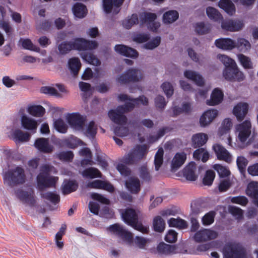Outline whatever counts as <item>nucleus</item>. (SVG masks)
Returning <instances> with one entry per match:
<instances>
[{
    "instance_id": "nucleus-1",
    "label": "nucleus",
    "mask_w": 258,
    "mask_h": 258,
    "mask_svg": "<svg viewBox=\"0 0 258 258\" xmlns=\"http://www.w3.org/2000/svg\"><path fill=\"white\" fill-rule=\"evenodd\" d=\"M118 98L120 101L129 102L124 105L118 106L115 110H110L108 116L114 123L119 125L125 124L127 122V118L123 114L124 113L133 109L135 105L139 104L140 102L144 105H147L148 103V99L144 96L132 99L126 94H120L118 96Z\"/></svg>"
},
{
    "instance_id": "nucleus-2",
    "label": "nucleus",
    "mask_w": 258,
    "mask_h": 258,
    "mask_svg": "<svg viewBox=\"0 0 258 258\" xmlns=\"http://www.w3.org/2000/svg\"><path fill=\"white\" fill-rule=\"evenodd\" d=\"M97 46L98 43L96 41H89L84 38H78L69 42H62L58 45V49L60 54H65L72 49L92 50L96 48Z\"/></svg>"
},
{
    "instance_id": "nucleus-3",
    "label": "nucleus",
    "mask_w": 258,
    "mask_h": 258,
    "mask_svg": "<svg viewBox=\"0 0 258 258\" xmlns=\"http://www.w3.org/2000/svg\"><path fill=\"white\" fill-rule=\"evenodd\" d=\"M110 231L113 232L121 238L127 244L131 245L132 244L140 249L145 248L148 240L143 237L136 236L133 239L132 233L124 229L122 226L119 224H115L109 227Z\"/></svg>"
},
{
    "instance_id": "nucleus-4",
    "label": "nucleus",
    "mask_w": 258,
    "mask_h": 258,
    "mask_svg": "<svg viewBox=\"0 0 258 258\" xmlns=\"http://www.w3.org/2000/svg\"><path fill=\"white\" fill-rule=\"evenodd\" d=\"M67 121L73 129L83 131L84 134L89 138H93L97 131V127L93 121H91L88 125L84 128L85 118L79 114L73 113L67 117Z\"/></svg>"
},
{
    "instance_id": "nucleus-5",
    "label": "nucleus",
    "mask_w": 258,
    "mask_h": 258,
    "mask_svg": "<svg viewBox=\"0 0 258 258\" xmlns=\"http://www.w3.org/2000/svg\"><path fill=\"white\" fill-rule=\"evenodd\" d=\"M53 169V166L47 164L41 166L40 172L37 176V186L39 190L42 191L46 188L55 187L58 178L49 174Z\"/></svg>"
},
{
    "instance_id": "nucleus-6",
    "label": "nucleus",
    "mask_w": 258,
    "mask_h": 258,
    "mask_svg": "<svg viewBox=\"0 0 258 258\" xmlns=\"http://www.w3.org/2000/svg\"><path fill=\"white\" fill-rule=\"evenodd\" d=\"M26 179L25 170L20 166L10 169L4 174V183L11 187L24 183Z\"/></svg>"
},
{
    "instance_id": "nucleus-7",
    "label": "nucleus",
    "mask_w": 258,
    "mask_h": 258,
    "mask_svg": "<svg viewBox=\"0 0 258 258\" xmlns=\"http://www.w3.org/2000/svg\"><path fill=\"white\" fill-rule=\"evenodd\" d=\"M122 217L126 223L134 229L144 233L148 232V228L138 222V215L134 210L126 209L124 213H122Z\"/></svg>"
},
{
    "instance_id": "nucleus-8",
    "label": "nucleus",
    "mask_w": 258,
    "mask_h": 258,
    "mask_svg": "<svg viewBox=\"0 0 258 258\" xmlns=\"http://www.w3.org/2000/svg\"><path fill=\"white\" fill-rule=\"evenodd\" d=\"M147 146L146 145H138L126 156L122 160L126 164H133L145 157L147 153Z\"/></svg>"
},
{
    "instance_id": "nucleus-9",
    "label": "nucleus",
    "mask_w": 258,
    "mask_h": 258,
    "mask_svg": "<svg viewBox=\"0 0 258 258\" xmlns=\"http://www.w3.org/2000/svg\"><path fill=\"white\" fill-rule=\"evenodd\" d=\"M224 258H246L244 248L239 243H231L225 246L223 249Z\"/></svg>"
},
{
    "instance_id": "nucleus-10",
    "label": "nucleus",
    "mask_w": 258,
    "mask_h": 258,
    "mask_svg": "<svg viewBox=\"0 0 258 258\" xmlns=\"http://www.w3.org/2000/svg\"><path fill=\"white\" fill-rule=\"evenodd\" d=\"M143 78V75L140 70L130 69L118 76L116 80L121 84H125L132 82H139Z\"/></svg>"
},
{
    "instance_id": "nucleus-11",
    "label": "nucleus",
    "mask_w": 258,
    "mask_h": 258,
    "mask_svg": "<svg viewBox=\"0 0 258 258\" xmlns=\"http://www.w3.org/2000/svg\"><path fill=\"white\" fill-rule=\"evenodd\" d=\"M251 124L249 120H246L236 126L237 141L244 144L251 134Z\"/></svg>"
},
{
    "instance_id": "nucleus-12",
    "label": "nucleus",
    "mask_w": 258,
    "mask_h": 258,
    "mask_svg": "<svg viewBox=\"0 0 258 258\" xmlns=\"http://www.w3.org/2000/svg\"><path fill=\"white\" fill-rule=\"evenodd\" d=\"M18 198L24 204L33 206L36 203L34 189L28 187L26 189H18L16 192Z\"/></svg>"
},
{
    "instance_id": "nucleus-13",
    "label": "nucleus",
    "mask_w": 258,
    "mask_h": 258,
    "mask_svg": "<svg viewBox=\"0 0 258 258\" xmlns=\"http://www.w3.org/2000/svg\"><path fill=\"white\" fill-rule=\"evenodd\" d=\"M223 77L228 81H242L244 80L243 74L239 70L237 66L225 68L223 73Z\"/></svg>"
},
{
    "instance_id": "nucleus-14",
    "label": "nucleus",
    "mask_w": 258,
    "mask_h": 258,
    "mask_svg": "<svg viewBox=\"0 0 258 258\" xmlns=\"http://www.w3.org/2000/svg\"><path fill=\"white\" fill-rule=\"evenodd\" d=\"M218 236V233L212 229H203L197 231L194 236L196 242H204L216 238Z\"/></svg>"
},
{
    "instance_id": "nucleus-15",
    "label": "nucleus",
    "mask_w": 258,
    "mask_h": 258,
    "mask_svg": "<svg viewBox=\"0 0 258 258\" xmlns=\"http://www.w3.org/2000/svg\"><path fill=\"white\" fill-rule=\"evenodd\" d=\"M156 18V15L152 13H144L140 16L142 23L147 24L148 29L154 32L160 27V23L155 21Z\"/></svg>"
},
{
    "instance_id": "nucleus-16",
    "label": "nucleus",
    "mask_w": 258,
    "mask_h": 258,
    "mask_svg": "<svg viewBox=\"0 0 258 258\" xmlns=\"http://www.w3.org/2000/svg\"><path fill=\"white\" fill-rule=\"evenodd\" d=\"M213 149L218 160L227 163L231 162L232 155L224 147L219 144H216L213 146Z\"/></svg>"
},
{
    "instance_id": "nucleus-17",
    "label": "nucleus",
    "mask_w": 258,
    "mask_h": 258,
    "mask_svg": "<svg viewBox=\"0 0 258 258\" xmlns=\"http://www.w3.org/2000/svg\"><path fill=\"white\" fill-rule=\"evenodd\" d=\"M34 146L37 150L44 153H50L54 149L53 146L49 144L48 139L43 138L36 140Z\"/></svg>"
},
{
    "instance_id": "nucleus-18",
    "label": "nucleus",
    "mask_w": 258,
    "mask_h": 258,
    "mask_svg": "<svg viewBox=\"0 0 258 258\" xmlns=\"http://www.w3.org/2000/svg\"><path fill=\"white\" fill-rule=\"evenodd\" d=\"M243 22L238 20H226L222 21L221 24L223 29L232 32L240 30L243 27Z\"/></svg>"
},
{
    "instance_id": "nucleus-19",
    "label": "nucleus",
    "mask_w": 258,
    "mask_h": 258,
    "mask_svg": "<svg viewBox=\"0 0 258 258\" xmlns=\"http://www.w3.org/2000/svg\"><path fill=\"white\" fill-rule=\"evenodd\" d=\"M87 187L91 188L102 189L109 192L114 191V187L111 184L108 182L100 180H95L92 182H89L87 184Z\"/></svg>"
},
{
    "instance_id": "nucleus-20",
    "label": "nucleus",
    "mask_w": 258,
    "mask_h": 258,
    "mask_svg": "<svg viewBox=\"0 0 258 258\" xmlns=\"http://www.w3.org/2000/svg\"><path fill=\"white\" fill-rule=\"evenodd\" d=\"M114 49L117 53L127 57L136 58L138 55V53L135 49L124 45H116Z\"/></svg>"
},
{
    "instance_id": "nucleus-21",
    "label": "nucleus",
    "mask_w": 258,
    "mask_h": 258,
    "mask_svg": "<svg viewBox=\"0 0 258 258\" xmlns=\"http://www.w3.org/2000/svg\"><path fill=\"white\" fill-rule=\"evenodd\" d=\"M217 115L218 111L216 109H209L205 111L200 118L201 126H205L209 124Z\"/></svg>"
},
{
    "instance_id": "nucleus-22",
    "label": "nucleus",
    "mask_w": 258,
    "mask_h": 258,
    "mask_svg": "<svg viewBox=\"0 0 258 258\" xmlns=\"http://www.w3.org/2000/svg\"><path fill=\"white\" fill-rule=\"evenodd\" d=\"M246 194L253 199L254 204L258 207V182H250L247 185Z\"/></svg>"
},
{
    "instance_id": "nucleus-23",
    "label": "nucleus",
    "mask_w": 258,
    "mask_h": 258,
    "mask_svg": "<svg viewBox=\"0 0 258 258\" xmlns=\"http://www.w3.org/2000/svg\"><path fill=\"white\" fill-rule=\"evenodd\" d=\"M184 76L187 79L192 81L198 86H202L204 84V80L202 76L198 72L192 70H186Z\"/></svg>"
},
{
    "instance_id": "nucleus-24",
    "label": "nucleus",
    "mask_w": 258,
    "mask_h": 258,
    "mask_svg": "<svg viewBox=\"0 0 258 258\" xmlns=\"http://www.w3.org/2000/svg\"><path fill=\"white\" fill-rule=\"evenodd\" d=\"M248 104L245 103H240L233 108V114L239 121L243 119L247 113Z\"/></svg>"
},
{
    "instance_id": "nucleus-25",
    "label": "nucleus",
    "mask_w": 258,
    "mask_h": 258,
    "mask_svg": "<svg viewBox=\"0 0 258 258\" xmlns=\"http://www.w3.org/2000/svg\"><path fill=\"white\" fill-rule=\"evenodd\" d=\"M22 126L26 130L33 131L34 133L37 127V122L35 119L27 116L23 115L21 119Z\"/></svg>"
},
{
    "instance_id": "nucleus-26",
    "label": "nucleus",
    "mask_w": 258,
    "mask_h": 258,
    "mask_svg": "<svg viewBox=\"0 0 258 258\" xmlns=\"http://www.w3.org/2000/svg\"><path fill=\"white\" fill-rule=\"evenodd\" d=\"M197 167L196 165L194 162H191L185 167L183 171L184 176L190 181H195L198 175L196 174L195 171Z\"/></svg>"
},
{
    "instance_id": "nucleus-27",
    "label": "nucleus",
    "mask_w": 258,
    "mask_h": 258,
    "mask_svg": "<svg viewBox=\"0 0 258 258\" xmlns=\"http://www.w3.org/2000/svg\"><path fill=\"white\" fill-rule=\"evenodd\" d=\"M215 44L217 47L224 50H232L235 46L234 41L230 38L217 39Z\"/></svg>"
},
{
    "instance_id": "nucleus-28",
    "label": "nucleus",
    "mask_w": 258,
    "mask_h": 258,
    "mask_svg": "<svg viewBox=\"0 0 258 258\" xmlns=\"http://www.w3.org/2000/svg\"><path fill=\"white\" fill-rule=\"evenodd\" d=\"M157 250L159 253L164 255L172 254L177 252L175 245L167 244L164 242L159 243Z\"/></svg>"
},
{
    "instance_id": "nucleus-29",
    "label": "nucleus",
    "mask_w": 258,
    "mask_h": 258,
    "mask_svg": "<svg viewBox=\"0 0 258 258\" xmlns=\"http://www.w3.org/2000/svg\"><path fill=\"white\" fill-rule=\"evenodd\" d=\"M125 185L133 194H137L140 190V181L137 177H130L125 182Z\"/></svg>"
},
{
    "instance_id": "nucleus-30",
    "label": "nucleus",
    "mask_w": 258,
    "mask_h": 258,
    "mask_svg": "<svg viewBox=\"0 0 258 258\" xmlns=\"http://www.w3.org/2000/svg\"><path fill=\"white\" fill-rule=\"evenodd\" d=\"M223 98V92L218 88H216L212 92L210 100L207 101V104L209 105L218 104L222 101Z\"/></svg>"
},
{
    "instance_id": "nucleus-31",
    "label": "nucleus",
    "mask_w": 258,
    "mask_h": 258,
    "mask_svg": "<svg viewBox=\"0 0 258 258\" xmlns=\"http://www.w3.org/2000/svg\"><path fill=\"white\" fill-rule=\"evenodd\" d=\"M186 159V155L184 152L176 153L172 161V168L174 170L179 168L184 164Z\"/></svg>"
},
{
    "instance_id": "nucleus-32",
    "label": "nucleus",
    "mask_w": 258,
    "mask_h": 258,
    "mask_svg": "<svg viewBox=\"0 0 258 258\" xmlns=\"http://www.w3.org/2000/svg\"><path fill=\"white\" fill-rule=\"evenodd\" d=\"M208 140V136L204 133L194 135L192 137V143L194 148L200 147L204 145Z\"/></svg>"
},
{
    "instance_id": "nucleus-33",
    "label": "nucleus",
    "mask_w": 258,
    "mask_h": 258,
    "mask_svg": "<svg viewBox=\"0 0 258 258\" xmlns=\"http://www.w3.org/2000/svg\"><path fill=\"white\" fill-rule=\"evenodd\" d=\"M78 185L75 180H64L62 185V191L64 195L70 194L77 190Z\"/></svg>"
},
{
    "instance_id": "nucleus-34",
    "label": "nucleus",
    "mask_w": 258,
    "mask_h": 258,
    "mask_svg": "<svg viewBox=\"0 0 258 258\" xmlns=\"http://www.w3.org/2000/svg\"><path fill=\"white\" fill-rule=\"evenodd\" d=\"M219 6L230 16L235 13V6L230 0H220Z\"/></svg>"
},
{
    "instance_id": "nucleus-35",
    "label": "nucleus",
    "mask_w": 258,
    "mask_h": 258,
    "mask_svg": "<svg viewBox=\"0 0 258 258\" xmlns=\"http://www.w3.org/2000/svg\"><path fill=\"white\" fill-rule=\"evenodd\" d=\"M13 135L16 143L26 142L29 141L30 138V135L29 133L24 132L20 129L16 130Z\"/></svg>"
},
{
    "instance_id": "nucleus-36",
    "label": "nucleus",
    "mask_w": 258,
    "mask_h": 258,
    "mask_svg": "<svg viewBox=\"0 0 258 258\" xmlns=\"http://www.w3.org/2000/svg\"><path fill=\"white\" fill-rule=\"evenodd\" d=\"M234 48H236L239 51L245 52L250 49L251 45L247 40L240 38L237 39V41H234Z\"/></svg>"
},
{
    "instance_id": "nucleus-37",
    "label": "nucleus",
    "mask_w": 258,
    "mask_h": 258,
    "mask_svg": "<svg viewBox=\"0 0 258 258\" xmlns=\"http://www.w3.org/2000/svg\"><path fill=\"white\" fill-rule=\"evenodd\" d=\"M73 12L76 17L83 18L86 15L87 10L84 5L76 3L73 8Z\"/></svg>"
},
{
    "instance_id": "nucleus-38",
    "label": "nucleus",
    "mask_w": 258,
    "mask_h": 258,
    "mask_svg": "<svg viewBox=\"0 0 258 258\" xmlns=\"http://www.w3.org/2000/svg\"><path fill=\"white\" fill-rule=\"evenodd\" d=\"M124 0H103V6L105 13H110L111 12L112 6L118 8L122 4Z\"/></svg>"
},
{
    "instance_id": "nucleus-39",
    "label": "nucleus",
    "mask_w": 258,
    "mask_h": 258,
    "mask_svg": "<svg viewBox=\"0 0 258 258\" xmlns=\"http://www.w3.org/2000/svg\"><path fill=\"white\" fill-rule=\"evenodd\" d=\"M41 197L42 198L49 201L54 205L58 204L60 201V197L59 195L55 192L47 191L46 192H42L41 194Z\"/></svg>"
},
{
    "instance_id": "nucleus-40",
    "label": "nucleus",
    "mask_w": 258,
    "mask_h": 258,
    "mask_svg": "<svg viewBox=\"0 0 258 258\" xmlns=\"http://www.w3.org/2000/svg\"><path fill=\"white\" fill-rule=\"evenodd\" d=\"M68 64L71 72L74 76H76L81 66L79 59L77 57L72 58L69 59Z\"/></svg>"
},
{
    "instance_id": "nucleus-41",
    "label": "nucleus",
    "mask_w": 258,
    "mask_h": 258,
    "mask_svg": "<svg viewBox=\"0 0 258 258\" xmlns=\"http://www.w3.org/2000/svg\"><path fill=\"white\" fill-rule=\"evenodd\" d=\"M153 226L155 231L161 233L165 229V222L161 216H157L154 218Z\"/></svg>"
},
{
    "instance_id": "nucleus-42",
    "label": "nucleus",
    "mask_w": 258,
    "mask_h": 258,
    "mask_svg": "<svg viewBox=\"0 0 258 258\" xmlns=\"http://www.w3.org/2000/svg\"><path fill=\"white\" fill-rule=\"evenodd\" d=\"M169 227H176L179 229H185L187 227V222L180 218H171L168 221Z\"/></svg>"
},
{
    "instance_id": "nucleus-43",
    "label": "nucleus",
    "mask_w": 258,
    "mask_h": 258,
    "mask_svg": "<svg viewBox=\"0 0 258 258\" xmlns=\"http://www.w3.org/2000/svg\"><path fill=\"white\" fill-rule=\"evenodd\" d=\"M178 18V12L176 11L170 10L163 15V20L164 23L170 24L175 21Z\"/></svg>"
},
{
    "instance_id": "nucleus-44",
    "label": "nucleus",
    "mask_w": 258,
    "mask_h": 258,
    "mask_svg": "<svg viewBox=\"0 0 258 258\" xmlns=\"http://www.w3.org/2000/svg\"><path fill=\"white\" fill-rule=\"evenodd\" d=\"M28 110L31 115L36 117H41L45 113V109L40 105L31 106Z\"/></svg>"
},
{
    "instance_id": "nucleus-45",
    "label": "nucleus",
    "mask_w": 258,
    "mask_h": 258,
    "mask_svg": "<svg viewBox=\"0 0 258 258\" xmlns=\"http://www.w3.org/2000/svg\"><path fill=\"white\" fill-rule=\"evenodd\" d=\"M82 175L84 177L90 178H94L101 177L100 172L96 168L90 167L85 169L82 172Z\"/></svg>"
},
{
    "instance_id": "nucleus-46",
    "label": "nucleus",
    "mask_w": 258,
    "mask_h": 258,
    "mask_svg": "<svg viewBox=\"0 0 258 258\" xmlns=\"http://www.w3.org/2000/svg\"><path fill=\"white\" fill-rule=\"evenodd\" d=\"M163 154L164 151L162 148H159L155 154L154 159V165L155 169L156 171L159 170V168L163 164Z\"/></svg>"
},
{
    "instance_id": "nucleus-47",
    "label": "nucleus",
    "mask_w": 258,
    "mask_h": 258,
    "mask_svg": "<svg viewBox=\"0 0 258 258\" xmlns=\"http://www.w3.org/2000/svg\"><path fill=\"white\" fill-rule=\"evenodd\" d=\"M19 43L25 49L30 50L36 52H39L40 51L39 47L33 45L31 41L29 39H21L19 41Z\"/></svg>"
},
{
    "instance_id": "nucleus-48",
    "label": "nucleus",
    "mask_w": 258,
    "mask_h": 258,
    "mask_svg": "<svg viewBox=\"0 0 258 258\" xmlns=\"http://www.w3.org/2000/svg\"><path fill=\"white\" fill-rule=\"evenodd\" d=\"M82 58L89 63L92 64L95 66H99L100 64V60L93 54L90 53H83L82 54Z\"/></svg>"
},
{
    "instance_id": "nucleus-49",
    "label": "nucleus",
    "mask_w": 258,
    "mask_h": 258,
    "mask_svg": "<svg viewBox=\"0 0 258 258\" xmlns=\"http://www.w3.org/2000/svg\"><path fill=\"white\" fill-rule=\"evenodd\" d=\"M206 13L209 18L215 21H217L222 18V16L220 13L214 8H207Z\"/></svg>"
},
{
    "instance_id": "nucleus-50",
    "label": "nucleus",
    "mask_w": 258,
    "mask_h": 258,
    "mask_svg": "<svg viewBox=\"0 0 258 258\" xmlns=\"http://www.w3.org/2000/svg\"><path fill=\"white\" fill-rule=\"evenodd\" d=\"M138 17L137 15L133 14L132 16L124 20L122 22L123 26L127 29H130L133 25L138 23Z\"/></svg>"
},
{
    "instance_id": "nucleus-51",
    "label": "nucleus",
    "mask_w": 258,
    "mask_h": 258,
    "mask_svg": "<svg viewBox=\"0 0 258 258\" xmlns=\"http://www.w3.org/2000/svg\"><path fill=\"white\" fill-rule=\"evenodd\" d=\"M191 110V105L189 103H185L182 104V108L175 106L173 108V116H176L181 113H188Z\"/></svg>"
},
{
    "instance_id": "nucleus-52",
    "label": "nucleus",
    "mask_w": 258,
    "mask_h": 258,
    "mask_svg": "<svg viewBox=\"0 0 258 258\" xmlns=\"http://www.w3.org/2000/svg\"><path fill=\"white\" fill-rule=\"evenodd\" d=\"M232 125L231 120L229 118H225L221 125V126L219 128V134L220 136H222L224 134H226L229 131Z\"/></svg>"
},
{
    "instance_id": "nucleus-53",
    "label": "nucleus",
    "mask_w": 258,
    "mask_h": 258,
    "mask_svg": "<svg viewBox=\"0 0 258 258\" xmlns=\"http://www.w3.org/2000/svg\"><path fill=\"white\" fill-rule=\"evenodd\" d=\"M213 168L216 170L220 177H227L230 174V171L226 166L219 164H216L213 166Z\"/></svg>"
},
{
    "instance_id": "nucleus-54",
    "label": "nucleus",
    "mask_w": 258,
    "mask_h": 258,
    "mask_svg": "<svg viewBox=\"0 0 258 258\" xmlns=\"http://www.w3.org/2000/svg\"><path fill=\"white\" fill-rule=\"evenodd\" d=\"M218 57L219 60L225 66V68L228 67H236V66H237L235 61L227 55L219 54Z\"/></svg>"
},
{
    "instance_id": "nucleus-55",
    "label": "nucleus",
    "mask_w": 258,
    "mask_h": 258,
    "mask_svg": "<svg viewBox=\"0 0 258 258\" xmlns=\"http://www.w3.org/2000/svg\"><path fill=\"white\" fill-rule=\"evenodd\" d=\"M211 27L209 24H205L204 23H198L195 28L196 31L199 34H205L207 33L210 30Z\"/></svg>"
},
{
    "instance_id": "nucleus-56",
    "label": "nucleus",
    "mask_w": 258,
    "mask_h": 258,
    "mask_svg": "<svg viewBox=\"0 0 258 258\" xmlns=\"http://www.w3.org/2000/svg\"><path fill=\"white\" fill-rule=\"evenodd\" d=\"M80 154L83 156H86L89 159L83 160L81 162V165L82 166L90 164L91 165V152L90 149L88 148H85L82 149L80 151Z\"/></svg>"
},
{
    "instance_id": "nucleus-57",
    "label": "nucleus",
    "mask_w": 258,
    "mask_h": 258,
    "mask_svg": "<svg viewBox=\"0 0 258 258\" xmlns=\"http://www.w3.org/2000/svg\"><path fill=\"white\" fill-rule=\"evenodd\" d=\"M215 177V173L213 170H207L203 180V184L208 186L212 185Z\"/></svg>"
},
{
    "instance_id": "nucleus-58",
    "label": "nucleus",
    "mask_w": 258,
    "mask_h": 258,
    "mask_svg": "<svg viewBox=\"0 0 258 258\" xmlns=\"http://www.w3.org/2000/svg\"><path fill=\"white\" fill-rule=\"evenodd\" d=\"M54 126L59 133H66L68 130V125L61 119H58L54 121Z\"/></svg>"
},
{
    "instance_id": "nucleus-59",
    "label": "nucleus",
    "mask_w": 258,
    "mask_h": 258,
    "mask_svg": "<svg viewBox=\"0 0 258 258\" xmlns=\"http://www.w3.org/2000/svg\"><path fill=\"white\" fill-rule=\"evenodd\" d=\"M56 156L59 160L64 161H71L74 158L73 153L71 151L60 152Z\"/></svg>"
},
{
    "instance_id": "nucleus-60",
    "label": "nucleus",
    "mask_w": 258,
    "mask_h": 258,
    "mask_svg": "<svg viewBox=\"0 0 258 258\" xmlns=\"http://www.w3.org/2000/svg\"><path fill=\"white\" fill-rule=\"evenodd\" d=\"M237 57L241 64L245 69H250L252 68V63L248 57L242 54H239L237 55Z\"/></svg>"
},
{
    "instance_id": "nucleus-61",
    "label": "nucleus",
    "mask_w": 258,
    "mask_h": 258,
    "mask_svg": "<svg viewBox=\"0 0 258 258\" xmlns=\"http://www.w3.org/2000/svg\"><path fill=\"white\" fill-rule=\"evenodd\" d=\"M238 168L242 174L245 172V168L248 164L247 160L243 156L238 157L237 160Z\"/></svg>"
},
{
    "instance_id": "nucleus-62",
    "label": "nucleus",
    "mask_w": 258,
    "mask_h": 258,
    "mask_svg": "<svg viewBox=\"0 0 258 258\" xmlns=\"http://www.w3.org/2000/svg\"><path fill=\"white\" fill-rule=\"evenodd\" d=\"M139 176L140 178L145 181H149L151 179V176L146 166H143L139 169Z\"/></svg>"
},
{
    "instance_id": "nucleus-63",
    "label": "nucleus",
    "mask_w": 258,
    "mask_h": 258,
    "mask_svg": "<svg viewBox=\"0 0 258 258\" xmlns=\"http://www.w3.org/2000/svg\"><path fill=\"white\" fill-rule=\"evenodd\" d=\"M229 211L235 218L238 220L243 218V211L239 208L235 206H230Z\"/></svg>"
},
{
    "instance_id": "nucleus-64",
    "label": "nucleus",
    "mask_w": 258,
    "mask_h": 258,
    "mask_svg": "<svg viewBox=\"0 0 258 258\" xmlns=\"http://www.w3.org/2000/svg\"><path fill=\"white\" fill-rule=\"evenodd\" d=\"M161 42V38L156 37L144 44V47L148 49H153L158 46Z\"/></svg>"
}]
</instances>
